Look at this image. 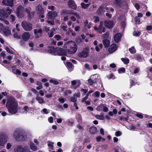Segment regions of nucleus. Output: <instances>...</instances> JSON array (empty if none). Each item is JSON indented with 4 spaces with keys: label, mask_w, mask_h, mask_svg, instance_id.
Here are the masks:
<instances>
[{
    "label": "nucleus",
    "mask_w": 152,
    "mask_h": 152,
    "mask_svg": "<svg viewBox=\"0 0 152 152\" xmlns=\"http://www.w3.org/2000/svg\"><path fill=\"white\" fill-rule=\"evenodd\" d=\"M134 20L135 21V22L138 24L140 23V20L139 18H138V17L136 16Z\"/></svg>",
    "instance_id": "nucleus-59"
},
{
    "label": "nucleus",
    "mask_w": 152,
    "mask_h": 152,
    "mask_svg": "<svg viewBox=\"0 0 152 152\" xmlns=\"http://www.w3.org/2000/svg\"><path fill=\"white\" fill-rule=\"evenodd\" d=\"M36 100L40 104H42L45 102L44 99L40 97L37 96L36 97Z\"/></svg>",
    "instance_id": "nucleus-31"
},
{
    "label": "nucleus",
    "mask_w": 152,
    "mask_h": 152,
    "mask_svg": "<svg viewBox=\"0 0 152 152\" xmlns=\"http://www.w3.org/2000/svg\"><path fill=\"white\" fill-rule=\"evenodd\" d=\"M94 18L95 19L94 20V22L95 23H96L99 21V19L98 17L95 16L94 17Z\"/></svg>",
    "instance_id": "nucleus-60"
},
{
    "label": "nucleus",
    "mask_w": 152,
    "mask_h": 152,
    "mask_svg": "<svg viewBox=\"0 0 152 152\" xmlns=\"http://www.w3.org/2000/svg\"><path fill=\"white\" fill-rule=\"evenodd\" d=\"M109 36V33L108 32H106L103 35V38H108Z\"/></svg>",
    "instance_id": "nucleus-54"
},
{
    "label": "nucleus",
    "mask_w": 152,
    "mask_h": 152,
    "mask_svg": "<svg viewBox=\"0 0 152 152\" xmlns=\"http://www.w3.org/2000/svg\"><path fill=\"white\" fill-rule=\"evenodd\" d=\"M122 134V132L120 131H118L115 132V135L116 137H119Z\"/></svg>",
    "instance_id": "nucleus-51"
},
{
    "label": "nucleus",
    "mask_w": 152,
    "mask_h": 152,
    "mask_svg": "<svg viewBox=\"0 0 152 152\" xmlns=\"http://www.w3.org/2000/svg\"><path fill=\"white\" fill-rule=\"evenodd\" d=\"M103 22H100V25L98 27L95 26H94V30L97 31L100 34H102V32H104L105 31V28L103 26Z\"/></svg>",
    "instance_id": "nucleus-7"
},
{
    "label": "nucleus",
    "mask_w": 152,
    "mask_h": 152,
    "mask_svg": "<svg viewBox=\"0 0 152 152\" xmlns=\"http://www.w3.org/2000/svg\"><path fill=\"white\" fill-rule=\"evenodd\" d=\"M41 112L42 113L47 114L49 113L48 110L46 108H43Z\"/></svg>",
    "instance_id": "nucleus-47"
},
{
    "label": "nucleus",
    "mask_w": 152,
    "mask_h": 152,
    "mask_svg": "<svg viewBox=\"0 0 152 152\" xmlns=\"http://www.w3.org/2000/svg\"><path fill=\"white\" fill-rule=\"evenodd\" d=\"M89 52V49L87 47L84 48L81 52L78 54L80 58H86L88 56Z\"/></svg>",
    "instance_id": "nucleus-6"
},
{
    "label": "nucleus",
    "mask_w": 152,
    "mask_h": 152,
    "mask_svg": "<svg viewBox=\"0 0 152 152\" xmlns=\"http://www.w3.org/2000/svg\"><path fill=\"white\" fill-rule=\"evenodd\" d=\"M103 111L105 112H107L108 110V108L106 106L105 104H103L102 107Z\"/></svg>",
    "instance_id": "nucleus-49"
},
{
    "label": "nucleus",
    "mask_w": 152,
    "mask_h": 152,
    "mask_svg": "<svg viewBox=\"0 0 152 152\" xmlns=\"http://www.w3.org/2000/svg\"><path fill=\"white\" fill-rule=\"evenodd\" d=\"M48 53L53 54V53H56V48H54L53 47L48 46Z\"/></svg>",
    "instance_id": "nucleus-23"
},
{
    "label": "nucleus",
    "mask_w": 152,
    "mask_h": 152,
    "mask_svg": "<svg viewBox=\"0 0 152 152\" xmlns=\"http://www.w3.org/2000/svg\"><path fill=\"white\" fill-rule=\"evenodd\" d=\"M125 71V69L124 68H121L118 69V72L119 73H124Z\"/></svg>",
    "instance_id": "nucleus-48"
},
{
    "label": "nucleus",
    "mask_w": 152,
    "mask_h": 152,
    "mask_svg": "<svg viewBox=\"0 0 152 152\" xmlns=\"http://www.w3.org/2000/svg\"><path fill=\"white\" fill-rule=\"evenodd\" d=\"M90 4H85L83 2H82L81 4V5L82 8L83 9H86L87 8L90 6Z\"/></svg>",
    "instance_id": "nucleus-32"
},
{
    "label": "nucleus",
    "mask_w": 152,
    "mask_h": 152,
    "mask_svg": "<svg viewBox=\"0 0 152 152\" xmlns=\"http://www.w3.org/2000/svg\"><path fill=\"white\" fill-rule=\"evenodd\" d=\"M30 37V34L29 32H24L22 35V39L24 42L28 41Z\"/></svg>",
    "instance_id": "nucleus-11"
},
{
    "label": "nucleus",
    "mask_w": 152,
    "mask_h": 152,
    "mask_svg": "<svg viewBox=\"0 0 152 152\" xmlns=\"http://www.w3.org/2000/svg\"><path fill=\"white\" fill-rule=\"evenodd\" d=\"M68 4L69 7L74 9L75 10L76 9L77 6L75 4L74 2L72 0H70L68 1Z\"/></svg>",
    "instance_id": "nucleus-18"
},
{
    "label": "nucleus",
    "mask_w": 152,
    "mask_h": 152,
    "mask_svg": "<svg viewBox=\"0 0 152 152\" xmlns=\"http://www.w3.org/2000/svg\"><path fill=\"white\" fill-rule=\"evenodd\" d=\"M105 9L107 12H113L114 10L113 8L110 7H106Z\"/></svg>",
    "instance_id": "nucleus-43"
},
{
    "label": "nucleus",
    "mask_w": 152,
    "mask_h": 152,
    "mask_svg": "<svg viewBox=\"0 0 152 152\" xmlns=\"http://www.w3.org/2000/svg\"><path fill=\"white\" fill-rule=\"evenodd\" d=\"M11 29L7 27L4 28L1 32H3L4 35L7 36L10 35L11 34Z\"/></svg>",
    "instance_id": "nucleus-13"
},
{
    "label": "nucleus",
    "mask_w": 152,
    "mask_h": 152,
    "mask_svg": "<svg viewBox=\"0 0 152 152\" xmlns=\"http://www.w3.org/2000/svg\"><path fill=\"white\" fill-rule=\"evenodd\" d=\"M71 83L73 86H75H75H73L72 88L74 89H76L80 86V83L79 81L76 80H73L71 81Z\"/></svg>",
    "instance_id": "nucleus-16"
},
{
    "label": "nucleus",
    "mask_w": 152,
    "mask_h": 152,
    "mask_svg": "<svg viewBox=\"0 0 152 152\" xmlns=\"http://www.w3.org/2000/svg\"><path fill=\"white\" fill-rule=\"evenodd\" d=\"M95 117L97 119L100 120H103L104 119V117L103 115H95Z\"/></svg>",
    "instance_id": "nucleus-34"
},
{
    "label": "nucleus",
    "mask_w": 152,
    "mask_h": 152,
    "mask_svg": "<svg viewBox=\"0 0 152 152\" xmlns=\"http://www.w3.org/2000/svg\"><path fill=\"white\" fill-rule=\"evenodd\" d=\"M5 9H2L0 10V16L5 18H7V14L6 13Z\"/></svg>",
    "instance_id": "nucleus-24"
},
{
    "label": "nucleus",
    "mask_w": 152,
    "mask_h": 152,
    "mask_svg": "<svg viewBox=\"0 0 152 152\" xmlns=\"http://www.w3.org/2000/svg\"><path fill=\"white\" fill-rule=\"evenodd\" d=\"M5 11H6V13L7 14V18L8 15L11 13L12 10L10 9L9 7H8L6 9H5Z\"/></svg>",
    "instance_id": "nucleus-38"
},
{
    "label": "nucleus",
    "mask_w": 152,
    "mask_h": 152,
    "mask_svg": "<svg viewBox=\"0 0 152 152\" xmlns=\"http://www.w3.org/2000/svg\"><path fill=\"white\" fill-rule=\"evenodd\" d=\"M13 0H3L2 3L4 5L12 7L13 6Z\"/></svg>",
    "instance_id": "nucleus-14"
},
{
    "label": "nucleus",
    "mask_w": 152,
    "mask_h": 152,
    "mask_svg": "<svg viewBox=\"0 0 152 152\" xmlns=\"http://www.w3.org/2000/svg\"><path fill=\"white\" fill-rule=\"evenodd\" d=\"M84 67L86 70L88 71H90L92 69V67L90 66L89 64H85L84 66Z\"/></svg>",
    "instance_id": "nucleus-36"
},
{
    "label": "nucleus",
    "mask_w": 152,
    "mask_h": 152,
    "mask_svg": "<svg viewBox=\"0 0 152 152\" xmlns=\"http://www.w3.org/2000/svg\"><path fill=\"white\" fill-rule=\"evenodd\" d=\"M54 38H55L58 41L60 39L61 37L59 35L57 34L55 36Z\"/></svg>",
    "instance_id": "nucleus-55"
},
{
    "label": "nucleus",
    "mask_w": 152,
    "mask_h": 152,
    "mask_svg": "<svg viewBox=\"0 0 152 152\" xmlns=\"http://www.w3.org/2000/svg\"><path fill=\"white\" fill-rule=\"evenodd\" d=\"M47 143H48V146L49 147H50V148L53 150V144H54V143L53 142H50L49 141H48L47 142Z\"/></svg>",
    "instance_id": "nucleus-37"
},
{
    "label": "nucleus",
    "mask_w": 152,
    "mask_h": 152,
    "mask_svg": "<svg viewBox=\"0 0 152 152\" xmlns=\"http://www.w3.org/2000/svg\"><path fill=\"white\" fill-rule=\"evenodd\" d=\"M42 31V30L41 29H34V33L35 38H38L41 37Z\"/></svg>",
    "instance_id": "nucleus-12"
},
{
    "label": "nucleus",
    "mask_w": 152,
    "mask_h": 152,
    "mask_svg": "<svg viewBox=\"0 0 152 152\" xmlns=\"http://www.w3.org/2000/svg\"><path fill=\"white\" fill-rule=\"evenodd\" d=\"M10 18L11 20V21L13 22L14 21L15 19V16L13 15H10Z\"/></svg>",
    "instance_id": "nucleus-46"
},
{
    "label": "nucleus",
    "mask_w": 152,
    "mask_h": 152,
    "mask_svg": "<svg viewBox=\"0 0 152 152\" xmlns=\"http://www.w3.org/2000/svg\"><path fill=\"white\" fill-rule=\"evenodd\" d=\"M70 100L71 102H75L77 101V99L74 97L72 96L70 98Z\"/></svg>",
    "instance_id": "nucleus-53"
},
{
    "label": "nucleus",
    "mask_w": 152,
    "mask_h": 152,
    "mask_svg": "<svg viewBox=\"0 0 152 152\" xmlns=\"http://www.w3.org/2000/svg\"><path fill=\"white\" fill-rule=\"evenodd\" d=\"M102 42L105 48H108L110 45V42L107 39H104L102 41Z\"/></svg>",
    "instance_id": "nucleus-21"
},
{
    "label": "nucleus",
    "mask_w": 152,
    "mask_h": 152,
    "mask_svg": "<svg viewBox=\"0 0 152 152\" xmlns=\"http://www.w3.org/2000/svg\"><path fill=\"white\" fill-rule=\"evenodd\" d=\"M129 50L132 54H133L136 52V50L134 47H132L129 49Z\"/></svg>",
    "instance_id": "nucleus-44"
},
{
    "label": "nucleus",
    "mask_w": 152,
    "mask_h": 152,
    "mask_svg": "<svg viewBox=\"0 0 152 152\" xmlns=\"http://www.w3.org/2000/svg\"><path fill=\"white\" fill-rule=\"evenodd\" d=\"M77 119L78 122H81L82 120L81 115L80 114H78L77 116Z\"/></svg>",
    "instance_id": "nucleus-50"
},
{
    "label": "nucleus",
    "mask_w": 152,
    "mask_h": 152,
    "mask_svg": "<svg viewBox=\"0 0 152 152\" xmlns=\"http://www.w3.org/2000/svg\"><path fill=\"white\" fill-rule=\"evenodd\" d=\"M105 26L108 28H112L114 25L113 21L107 20L104 22Z\"/></svg>",
    "instance_id": "nucleus-15"
},
{
    "label": "nucleus",
    "mask_w": 152,
    "mask_h": 152,
    "mask_svg": "<svg viewBox=\"0 0 152 152\" xmlns=\"http://www.w3.org/2000/svg\"><path fill=\"white\" fill-rule=\"evenodd\" d=\"M5 11H6V13L7 14V18L8 15L11 13L12 10L10 9L9 7H8L6 9H5Z\"/></svg>",
    "instance_id": "nucleus-39"
},
{
    "label": "nucleus",
    "mask_w": 152,
    "mask_h": 152,
    "mask_svg": "<svg viewBox=\"0 0 152 152\" xmlns=\"http://www.w3.org/2000/svg\"><path fill=\"white\" fill-rule=\"evenodd\" d=\"M56 53H53L54 55H64L66 54V52L63 49L59 48H56Z\"/></svg>",
    "instance_id": "nucleus-10"
},
{
    "label": "nucleus",
    "mask_w": 152,
    "mask_h": 152,
    "mask_svg": "<svg viewBox=\"0 0 152 152\" xmlns=\"http://www.w3.org/2000/svg\"><path fill=\"white\" fill-rule=\"evenodd\" d=\"M30 148L31 150L33 151H36L37 150V147L35 146L34 144L32 142H31L30 145Z\"/></svg>",
    "instance_id": "nucleus-29"
},
{
    "label": "nucleus",
    "mask_w": 152,
    "mask_h": 152,
    "mask_svg": "<svg viewBox=\"0 0 152 152\" xmlns=\"http://www.w3.org/2000/svg\"><path fill=\"white\" fill-rule=\"evenodd\" d=\"M73 13V10H62L61 12V14H70Z\"/></svg>",
    "instance_id": "nucleus-27"
},
{
    "label": "nucleus",
    "mask_w": 152,
    "mask_h": 152,
    "mask_svg": "<svg viewBox=\"0 0 152 152\" xmlns=\"http://www.w3.org/2000/svg\"><path fill=\"white\" fill-rule=\"evenodd\" d=\"M103 47V45L102 44H100L97 46L95 47V49L97 52L100 51L101 49Z\"/></svg>",
    "instance_id": "nucleus-35"
},
{
    "label": "nucleus",
    "mask_w": 152,
    "mask_h": 152,
    "mask_svg": "<svg viewBox=\"0 0 152 152\" xmlns=\"http://www.w3.org/2000/svg\"><path fill=\"white\" fill-rule=\"evenodd\" d=\"M64 48L69 49L68 52L70 54H75L77 49V47L76 44L74 42L71 41L66 42L64 45Z\"/></svg>",
    "instance_id": "nucleus-2"
},
{
    "label": "nucleus",
    "mask_w": 152,
    "mask_h": 152,
    "mask_svg": "<svg viewBox=\"0 0 152 152\" xmlns=\"http://www.w3.org/2000/svg\"><path fill=\"white\" fill-rule=\"evenodd\" d=\"M14 152H25L24 149L21 146L18 145L15 147Z\"/></svg>",
    "instance_id": "nucleus-20"
},
{
    "label": "nucleus",
    "mask_w": 152,
    "mask_h": 152,
    "mask_svg": "<svg viewBox=\"0 0 152 152\" xmlns=\"http://www.w3.org/2000/svg\"><path fill=\"white\" fill-rule=\"evenodd\" d=\"M25 131L22 129H18L15 130L13 134V136L15 139L17 141L25 140L27 137L25 134Z\"/></svg>",
    "instance_id": "nucleus-3"
},
{
    "label": "nucleus",
    "mask_w": 152,
    "mask_h": 152,
    "mask_svg": "<svg viewBox=\"0 0 152 152\" xmlns=\"http://www.w3.org/2000/svg\"><path fill=\"white\" fill-rule=\"evenodd\" d=\"M104 12V10L103 9V7L102 6L100 7L97 11V12L98 15H101Z\"/></svg>",
    "instance_id": "nucleus-26"
},
{
    "label": "nucleus",
    "mask_w": 152,
    "mask_h": 152,
    "mask_svg": "<svg viewBox=\"0 0 152 152\" xmlns=\"http://www.w3.org/2000/svg\"><path fill=\"white\" fill-rule=\"evenodd\" d=\"M21 26L23 29L26 31H29L32 29V24L26 21H23L22 22Z\"/></svg>",
    "instance_id": "nucleus-5"
},
{
    "label": "nucleus",
    "mask_w": 152,
    "mask_h": 152,
    "mask_svg": "<svg viewBox=\"0 0 152 152\" xmlns=\"http://www.w3.org/2000/svg\"><path fill=\"white\" fill-rule=\"evenodd\" d=\"M18 105V103L14 97H10L7 101L6 107L10 113L14 114L17 112Z\"/></svg>",
    "instance_id": "nucleus-1"
},
{
    "label": "nucleus",
    "mask_w": 152,
    "mask_h": 152,
    "mask_svg": "<svg viewBox=\"0 0 152 152\" xmlns=\"http://www.w3.org/2000/svg\"><path fill=\"white\" fill-rule=\"evenodd\" d=\"M81 91L82 92L83 96L85 95L88 92V90L87 89H82L81 90Z\"/></svg>",
    "instance_id": "nucleus-52"
},
{
    "label": "nucleus",
    "mask_w": 152,
    "mask_h": 152,
    "mask_svg": "<svg viewBox=\"0 0 152 152\" xmlns=\"http://www.w3.org/2000/svg\"><path fill=\"white\" fill-rule=\"evenodd\" d=\"M49 82L51 83H53L55 85H57L59 83L57 80H50L49 81Z\"/></svg>",
    "instance_id": "nucleus-40"
},
{
    "label": "nucleus",
    "mask_w": 152,
    "mask_h": 152,
    "mask_svg": "<svg viewBox=\"0 0 152 152\" xmlns=\"http://www.w3.org/2000/svg\"><path fill=\"white\" fill-rule=\"evenodd\" d=\"M88 84L90 85H92L94 84V81L91 79H89L88 80Z\"/></svg>",
    "instance_id": "nucleus-56"
},
{
    "label": "nucleus",
    "mask_w": 152,
    "mask_h": 152,
    "mask_svg": "<svg viewBox=\"0 0 152 152\" xmlns=\"http://www.w3.org/2000/svg\"><path fill=\"white\" fill-rule=\"evenodd\" d=\"M24 9L23 7L21 6H19L18 7L16 11L17 17L19 18H22L24 15Z\"/></svg>",
    "instance_id": "nucleus-8"
},
{
    "label": "nucleus",
    "mask_w": 152,
    "mask_h": 152,
    "mask_svg": "<svg viewBox=\"0 0 152 152\" xmlns=\"http://www.w3.org/2000/svg\"><path fill=\"white\" fill-rule=\"evenodd\" d=\"M5 49L7 51L8 53L10 54H14V53L12 50H11L7 46L6 47Z\"/></svg>",
    "instance_id": "nucleus-41"
},
{
    "label": "nucleus",
    "mask_w": 152,
    "mask_h": 152,
    "mask_svg": "<svg viewBox=\"0 0 152 152\" xmlns=\"http://www.w3.org/2000/svg\"><path fill=\"white\" fill-rule=\"evenodd\" d=\"M121 37V34L120 33H117L114 36L115 41L116 43H118L120 41Z\"/></svg>",
    "instance_id": "nucleus-19"
},
{
    "label": "nucleus",
    "mask_w": 152,
    "mask_h": 152,
    "mask_svg": "<svg viewBox=\"0 0 152 152\" xmlns=\"http://www.w3.org/2000/svg\"><path fill=\"white\" fill-rule=\"evenodd\" d=\"M117 47L115 44H112L110 46L108 51L110 53H113L117 49Z\"/></svg>",
    "instance_id": "nucleus-17"
},
{
    "label": "nucleus",
    "mask_w": 152,
    "mask_h": 152,
    "mask_svg": "<svg viewBox=\"0 0 152 152\" xmlns=\"http://www.w3.org/2000/svg\"><path fill=\"white\" fill-rule=\"evenodd\" d=\"M121 60L125 64H127L129 63V60L128 58H122Z\"/></svg>",
    "instance_id": "nucleus-33"
},
{
    "label": "nucleus",
    "mask_w": 152,
    "mask_h": 152,
    "mask_svg": "<svg viewBox=\"0 0 152 152\" xmlns=\"http://www.w3.org/2000/svg\"><path fill=\"white\" fill-rule=\"evenodd\" d=\"M89 131L91 134H94L97 132V130L96 127L93 126L90 128Z\"/></svg>",
    "instance_id": "nucleus-22"
},
{
    "label": "nucleus",
    "mask_w": 152,
    "mask_h": 152,
    "mask_svg": "<svg viewBox=\"0 0 152 152\" xmlns=\"http://www.w3.org/2000/svg\"><path fill=\"white\" fill-rule=\"evenodd\" d=\"M103 105V104H100L99 105L97 106L96 108V110L98 111H101L102 110V108Z\"/></svg>",
    "instance_id": "nucleus-45"
},
{
    "label": "nucleus",
    "mask_w": 152,
    "mask_h": 152,
    "mask_svg": "<svg viewBox=\"0 0 152 152\" xmlns=\"http://www.w3.org/2000/svg\"><path fill=\"white\" fill-rule=\"evenodd\" d=\"M141 34V32L140 31H138L137 32H134L133 33L134 36H139Z\"/></svg>",
    "instance_id": "nucleus-62"
},
{
    "label": "nucleus",
    "mask_w": 152,
    "mask_h": 152,
    "mask_svg": "<svg viewBox=\"0 0 152 152\" xmlns=\"http://www.w3.org/2000/svg\"><path fill=\"white\" fill-rule=\"evenodd\" d=\"M12 147V144L9 142L6 145V148L7 150L9 149Z\"/></svg>",
    "instance_id": "nucleus-58"
},
{
    "label": "nucleus",
    "mask_w": 152,
    "mask_h": 152,
    "mask_svg": "<svg viewBox=\"0 0 152 152\" xmlns=\"http://www.w3.org/2000/svg\"><path fill=\"white\" fill-rule=\"evenodd\" d=\"M36 9L39 13H42L43 12V9L40 5H38Z\"/></svg>",
    "instance_id": "nucleus-30"
},
{
    "label": "nucleus",
    "mask_w": 152,
    "mask_h": 152,
    "mask_svg": "<svg viewBox=\"0 0 152 152\" xmlns=\"http://www.w3.org/2000/svg\"><path fill=\"white\" fill-rule=\"evenodd\" d=\"M48 8L49 9L53 11L55 10V7L54 6L51 5L48 6Z\"/></svg>",
    "instance_id": "nucleus-61"
},
{
    "label": "nucleus",
    "mask_w": 152,
    "mask_h": 152,
    "mask_svg": "<svg viewBox=\"0 0 152 152\" xmlns=\"http://www.w3.org/2000/svg\"><path fill=\"white\" fill-rule=\"evenodd\" d=\"M66 65L69 68H71L72 67V63L70 62H66Z\"/></svg>",
    "instance_id": "nucleus-63"
},
{
    "label": "nucleus",
    "mask_w": 152,
    "mask_h": 152,
    "mask_svg": "<svg viewBox=\"0 0 152 152\" xmlns=\"http://www.w3.org/2000/svg\"><path fill=\"white\" fill-rule=\"evenodd\" d=\"M84 26L86 28H90L91 26V23H88V21L87 20L84 23Z\"/></svg>",
    "instance_id": "nucleus-28"
},
{
    "label": "nucleus",
    "mask_w": 152,
    "mask_h": 152,
    "mask_svg": "<svg viewBox=\"0 0 152 152\" xmlns=\"http://www.w3.org/2000/svg\"><path fill=\"white\" fill-rule=\"evenodd\" d=\"M48 34L50 37H52L54 35V33L53 31H50L48 33Z\"/></svg>",
    "instance_id": "nucleus-64"
},
{
    "label": "nucleus",
    "mask_w": 152,
    "mask_h": 152,
    "mask_svg": "<svg viewBox=\"0 0 152 152\" xmlns=\"http://www.w3.org/2000/svg\"><path fill=\"white\" fill-rule=\"evenodd\" d=\"M122 4V1L120 0H115L114 2V4L116 7H120Z\"/></svg>",
    "instance_id": "nucleus-25"
},
{
    "label": "nucleus",
    "mask_w": 152,
    "mask_h": 152,
    "mask_svg": "<svg viewBox=\"0 0 152 152\" xmlns=\"http://www.w3.org/2000/svg\"><path fill=\"white\" fill-rule=\"evenodd\" d=\"M7 142L5 136L3 134L0 135V146L2 148L4 147Z\"/></svg>",
    "instance_id": "nucleus-9"
},
{
    "label": "nucleus",
    "mask_w": 152,
    "mask_h": 152,
    "mask_svg": "<svg viewBox=\"0 0 152 152\" xmlns=\"http://www.w3.org/2000/svg\"><path fill=\"white\" fill-rule=\"evenodd\" d=\"M58 15L56 11H49L48 14V23L51 25L54 23V20Z\"/></svg>",
    "instance_id": "nucleus-4"
},
{
    "label": "nucleus",
    "mask_w": 152,
    "mask_h": 152,
    "mask_svg": "<svg viewBox=\"0 0 152 152\" xmlns=\"http://www.w3.org/2000/svg\"><path fill=\"white\" fill-rule=\"evenodd\" d=\"M59 101L62 103H64V102L66 100L65 98H64L62 97H60L58 98Z\"/></svg>",
    "instance_id": "nucleus-42"
},
{
    "label": "nucleus",
    "mask_w": 152,
    "mask_h": 152,
    "mask_svg": "<svg viewBox=\"0 0 152 152\" xmlns=\"http://www.w3.org/2000/svg\"><path fill=\"white\" fill-rule=\"evenodd\" d=\"M23 109L26 112H26H28L29 110V107L27 106H25L23 108Z\"/></svg>",
    "instance_id": "nucleus-57"
}]
</instances>
